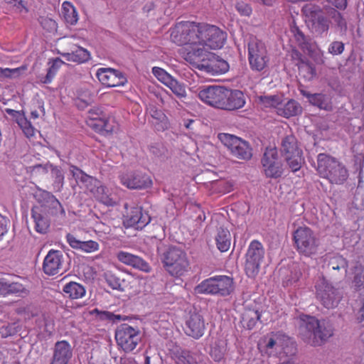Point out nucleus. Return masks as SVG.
Masks as SVG:
<instances>
[{
    "mask_svg": "<svg viewBox=\"0 0 364 364\" xmlns=\"http://www.w3.org/2000/svg\"><path fill=\"white\" fill-rule=\"evenodd\" d=\"M171 40L183 48V58L193 68L212 75L226 73L228 63L210 50L221 48L227 34L216 26L180 22L171 29Z\"/></svg>",
    "mask_w": 364,
    "mask_h": 364,
    "instance_id": "1",
    "label": "nucleus"
},
{
    "mask_svg": "<svg viewBox=\"0 0 364 364\" xmlns=\"http://www.w3.org/2000/svg\"><path fill=\"white\" fill-rule=\"evenodd\" d=\"M299 334L301 339L312 346H319L333 335L329 322L305 314L298 318Z\"/></svg>",
    "mask_w": 364,
    "mask_h": 364,
    "instance_id": "2",
    "label": "nucleus"
},
{
    "mask_svg": "<svg viewBox=\"0 0 364 364\" xmlns=\"http://www.w3.org/2000/svg\"><path fill=\"white\" fill-rule=\"evenodd\" d=\"M34 197L41 207H33L31 210L32 218L35 223V229L39 233H46L49 228L50 223L43 213V208H48L50 214L53 215H65V212L59 200L50 192L38 189Z\"/></svg>",
    "mask_w": 364,
    "mask_h": 364,
    "instance_id": "3",
    "label": "nucleus"
},
{
    "mask_svg": "<svg viewBox=\"0 0 364 364\" xmlns=\"http://www.w3.org/2000/svg\"><path fill=\"white\" fill-rule=\"evenodd\" d=\"M70 172L73 178L78 182L85 185L87 191L100 203L107 205L114 206L117 203L115 196L109 192V190L96 179L79 169L75 166H71Z\"/></svg>",
    "mask_w": 364,
    "mask_h": 364,
    "instance_id": "4",
    "label": "nucleus"
},
{
    "mask_svg": "<svg viewBox=\"0 0 364 364\" xmlns=\"http://www.w3.org/2000/svg\"><path fill=\"white\" fill-rule=\"evenodd\" d=\"M165 270L173 277H181L191 270V262L187 253L177 247H168L162 255Z\"/></svg>",
    "mask_w": 364,
    "mask_h": 364,
    "instance_id": "5",
    "label": "nucleus"
},
{
    "mask_svg": "<svg viewBox=\"0 0 364 364\" xmlns=\"http://www.w3.org/2000/svg\"><path fill=\"white\" fill-rule=\"evenodd\" d=\"M317 170L319 174L331 183L341 184L348 178L347 169L335 158L325 154H319L317 156Z\"/></svg>",
    "mask_w": 364,
    "mask_h": 364,
    "instance_id": "6",
    "label": "nucleus"
},
{
    "mask_svg": "<svg viewBox=\"0 0 364 364\" xmlns=\"http://www.w3.org/2000/svg\"><path fill=\"white\" fill-rule=\"evenodd\" d=\"M261 351L269 356H281L293 353V341L282 332H272L265 336L259 344Z\"/></svg>",
    "mask_w": 364,
    "mask_h": 364,
    "instance_id": "7",
    "label": "nucleus"
},
{
    "mask_svg": "<svg viewBox=\"0 0 364 364\" xmlns=\"http://www.w3.org/2000/svg\"><path fill=\"white\" fill-rule=\"evenodd\" d=\"M250 67L255 71H262L267 68L269 56L264 43L253 36H250L247 43Z\"/></svg>",
    "mask_w": 364,
    "mask_h": 364,
    "instance_id": "8",
    "label": "nucleus"
},
{
    "mask_svg": "<svg viewBox=\"0 0 364 364\" xmlns=\"http://www.w3.org/2000/svg\"><path fill=\"white\" fill-rule=\"evenodd\" d=\"M293 236L295 247L299 254L310 257L316 253L319 242L309 228H298Z\"/></svg>",
    "mask_w": 364,
    "mask_h": 364,
    "instance_id": "9",
    "label": "nucleus"
},
{
    "mask_svg": "<svg viewBox=\"0 0 364 364\" xmlns=\"http://www.w3.org/2000/svg\"><path fill=\"white\" fill-rule=\"evenodd\" d=\"M281 152L291 171L296 172L301 168L304 163L302 151L299 148L297 140L294 135L289 134L282 139Z\"/></svg>",
    "mask_w": 364,
    "mask_h": 364,
    "instance_id": "10",
    "label": "nucleus"
},
{
    "mask_svg": "<svg viewBox=\"0 0 364 364\" xmlns=\"http://www.w3.org/2000/svg\"><path fill=\"white\" fill-rule=\"evenodd\" d=\"M232 279L228 276H217L204 280L198 284L196 291L198 294L229 295L233 291Z\"/></svg>",
    "mask_w": 364,
    "mask_h": 364,
    "instance_id": "11",
    "label": "nucleus"
},
{
    "mask_svg": "<svg viewBox=\"0 0 364 364\" xmlns=\"http://www.w3.org/2000/svg\"><path fill=\"white\" fill-rule=\"evenodd\" d=\"M218 137L233 157L242 160L251 159L252 149L246 141L227 133H220Z\"/></svg>",
    "mask_w": 364,
    "mask_h": 364,
    "instance_id": "12",
    "label": "nucleus"
},
{
    "mask_svg": "<svg viewBox=\"0 0 364 364\" xmlns=\"http://www.w3.org/2000/svg\"><path fill=\"white\" fill-rule=\"evenodd\" d=\"M302 11L305 15L308 26L314 33L321 36L328 31L329 22L319 6L308 4L303 8Z\"/></svg>",
    "mask_w": 364,
    "mask_h": 364,
    "instance_id": "13",
    "label": "nucleus"
},
{
    "mask_svg": "<svg viewBox=\"0 0 364 364\" xmlns=\"http://www.w3.org/2000/svg\"><path fill=\"white\" fill-rule=\"evenodd\" d=\"M265 250L258 240L250 242L245 255V272L249 277H255L259 272L264 258Z\"/></svg>",
    "mask_w": 364,
    "mask_h": 364,
    "instance_id": "14",
    "label": "nucleus"
},
{
    "mask_svg": "<svg viewBox=\"0 0 364 364\" xmlns=\"http://www.w3.org/2000/svg\"><path fill=\"white\" fill-rule=\"evenodd\" d=\"M264 175L271 178H277L284 173L282 161L276 148H267L261 160Z\"/></svg>",
    "mask_w": 364,
    "mask_h": 364,
    "instance_id": "15",
    "label": "nucleus"
},
{
    "mask_svg": "<svg viewBox=\"0 0 364 364\" xmlns=\"http://www.w3.org/2000/svg\"><path fill=\"white\" fill-rule=\"evenodd\" d=\"M117 345L125 352L132 351L141 340L139 331L129 326L122 324L115 332Z\"/></svg>",
    "mask_w": 364,
    "mask_h": 364,
    "instance_id": "16",
    "label": "nucleus"
},
{
    "mask_svg": "<svg viewBox=\"0 0 364 364\" xmlns=\"http://www.w3.org/2000/svg\"><path fill=\"white\" fill-rule=\"evenodd\" d=\"M316 287L317 297L326 308L333 309L338 306L341 299V294L328 281L325 279H321Z\"/></svg>",
    "mask_w": 364,
    "mask_h": 364,
    "instance_id": "17",
    "label": "nucleus"
},
{
    "mask_svg": "<svg viewBox=\"0 0 364 364\" xmlns=\"http://www.w3.org/2000/svg\"><path fill=\"white\" fill-rule=\"evenodd\" d=\"M226 88L221 86L212 85L203 87L198 96L201 101L212 107L223 109L225 100Z\"/></svg>",
    "mask_w": 364,
    "mask_h": 364,
    "instance_id": "18",
    "label": "nucleus"
},
{
    "mask_svg": "<svg viewBox=\"0 0 364 364\" xmlns=\"http://www.w3.org/2000/svg\"><path fill=\"white\" fill-rule=\"evenodd\" d=\"M73 37L69 38H63L61 40V43L65 46H70V52L58 51V53L64 57L68 61H71L79 64L88 61L90 59V52L85 48L74 44L73 42Z\"/></svg>",
    "mask_w": 364,
    "mask_h": 364,
    "instance_id": "19",
    "label": "nucleus"
},
{
    "mask_svg": "<svg viewBox=\"0 0 364 364\" xmlns=\"http://www.w3.org/2000/svg\"><path fill=\"white\" fill-rule=\"evenodd\" d=\"M43 269L48 275L62 274L65 270L63 253L59 250H50L44 259Z\"/></svg>",
    "mask_w": 364,
    "mask_h": 364,
    "instance_id": "20",
    "label": "nucleus"
},
{
    "mask_svg": "<svg viewBox=\"0 0 364 364\" xmlns=\"http://www.w3.org/2000/svg\"><path fill=\"white\" fill-rule=\"evenodd\" d=\"M96 75L102 84L107 87L121 86L127 82V78L121 72L109 68L98 69Z\"/></svg>",
    "mask_w": 364,
    "mask_h": 364,
    "instance_id": "21",
    "label": "nucleus"
},
{
    "mask_svg": "<svg viewBox=\"0 0 364 364\" xmlns=\"http://www.w3.org/2000/svg\"><path fill=\"white\" fill-rule=\"evenodd\" d=\"M73 354V348L68 341H58L54 345L50 364H68Z\"/></svg>",
    "mask_w": 364,
    "mask_h": 364,
    "instance_id": "22",
    "label": "nucleus"
},
{
    "mask_svg": "<svg viewBox=\"0 0 364 364\" xmlns=\"http://www.w3.org/2000/svg\"><path fill=\"white\" fill-rule=\"evenodd\" d=\"M293 32L296 41L303 51L310 55L317 63H322L323 55L321 50L315 44L307 41L304 33L298 28L294 29Z\"/></svg>",
    "mask_w": 364,
    "mask_h": 364,
    "instance_id": "23",
    "label": "nucleus"
},
{
    "mask_svg": "<svg viewBox=\"0 0 364 364\" xmlns=\"http://www.w3.org/2000/svg\"><path fill=\"white\" fill-rule=\"evenodd\" d=\"M205 330L203 316L197 312H191L186 321L185 331L187 335L196 338L201 337Z\"/></svg>",
    "mask_w": 364,
    "mask_h": 364,
    "instance_id": "24",
    "label": "nucleus"
},
{
    "mask_svg": "<svg viewBox=\"0 0 364 364\" xmlns=\"http://www.w3.org/2000/svg\"><path fill=\"white\" fill-rule=\"evenodd\" d=\"M121 183L130 189H141L151 185V180L145 174L129 173L121 176Z\"/></svg>",
    "mask_w": 364,
    "mask_h": 364,
    "instance_id": "25",
    "label": "nucleus"
},
{
    "mask_svg": "<svg viewBox=\"0 0 364 364\" xmlns=\"http://www.w3.org/2000/svg\"><path fill=\"white\" fill-rule=\"evenodd\" d=\"M151 221V218L146 212H143L140 207L132 208L127 215L124 223L128 227L135 229H142Z\"/></svg>",
    "mask_w": 364,
    "mask_h": 364,
    "instance_id": "26",
    "label": "nucleus"
},
{
    "mask_svg": "<svg viewBox=\"0 0 364 364\" xmlns=\"http://www.w3.org/2000/svg\"><path fill=\"white\" fill-rule=\"evenodd\" d=\"M117 258L122 263L132 266L144 272H149L151 269L149 264L141 257L125 251H119L117 253Z\"/></svg>",
    "mask_w": 364,
    "mask_h": 364,
    "instance_id": "27",
    "label": "nucleus"
},
{
    "mask_svg": "<svg viewBox=\"0 0 364 364\" xmlns=\"http://www.w3.org/2000/svg\"><path fill=\"white\" fill-rule=\"evenodd\" d=\"M225 100L223 105V109L234 110L242 107L245 104V97L242 92L226 89Z\"/></svg>",
    "mask_w": 364,
    "mask_h": 364,
    "instance_id": "28",
    "label": "nucleus"
},
{
    "mask_svg": "<svg viewBox=\"0 0 364 364\" xmlns=\"http://www.w3.org/2000/svg\"><path fill=\"white\" fill-rule=\"evenodd\" d=\"M67 241L69 245L74 249L80 250L86 253H92L96 252L100 248L98 242L94 240L81 241L77 240L71 234L66 236Z\"/></svg>",
    "mask_w": 364,
    "mask_h": 364,
    "instance_id": "29",
    "label": "nucleus"
},
{
    "mask_svg": "<svg viewBox=\"0 0 364 364\" xmlns=\"http://www.w3.org/2000/svg\"><path fill=\"white\" fill-rule=\"evenodd\" d=\"M170 355L176 364H196L197 363L190 351L177 346L170 350Z\"/></svg>",
    "mask_w": 364,
    "mask_h": 364,
    "instance_id": "30",
    "label": "nucleus"
},
{
    "mask_svg": "<svg viewBox=\"0 0 364 364\" xmlns=\"http://www.w3.org/2000/svg\"><path fill=\"white\" fill-rule=\"evenodd\" d=\"M301 112V107L300 105L294 100L287 101L284 105L280 101V105L277 108V113L282 117L289 118L290 117L296 116Z\"/></svg>",
    "mask_w": 364,
    "mask_h": 364,
    "instance_id": "31",
    "label": "nucleus"
},
{
    "mask_svg": "<svg viewBox=\"0 0 364 364\" xmlns=\"http://www.w3.org/2000/svg\"><path fill=\"white\" fill-rule=\"evenodd\" d=\"M90 120L97 121L96 125L100 129H104L107 132L112 131V127L109 125V120L105 114L99 108L91 109L88 112V117Z\"/></svg>",
    "mask_w": 364,
    "mask_h": 364,
    "instance_id": "32",
    "label": "nucleus"
},
{
    "mask_svg": "<svg viewBox=\"0 0 364 364\" xmlns=\"http://www.w3.org/2000/svg\"><path fill=\"white\" fill-rule=\"evenodd\" d=\"M26 292L23 284L18 282H8L5 279H0V294H21Z\"/></svg>",
    "mask_w": 364,
    "mask_h": 364,
    "instance_id": "33",
    "label": "nucleus"
},
{
    "mask_svg": "<svg viewBox=\"0 0 364 364\" xmlns=\"http://www.w3.org/2000/svg\"><path fill=\"white\" fill-rule=\"evenodd\" d=\"M215 241L220 251H228L230 246V233L229 230L222 227L219 228L215 236Z\"/></svg>",
    "mask_w": 364,
    "mask_h": 364,
    "instance_id": "34",
    "label": "nucleus"
},
{
    "mask_svg": "<svg viewBox=\"0 0 364 364\" xmlns=\"http://www.w3.org/2000/svg\"><path fill=\"white\" fill-rule=\"evenodd\" d=\"M260 318V314L257 310L246 309L242 314L241 323L247 329H252Z\"/></svg>",
    "mask_w": 364,
    "mask_h": 364,
    "instance_id": "35",
    "label": "nucleus"
},
{
    "mask_svg": "<svg viewBox=\"0 0 364 364\" xmlns=\"http://www.w3.org/2000/svg\"><path fill=\"white\" fill-rule=\"evenodd\" d=\"M62 15L65 22L70 25H75L78 21V14L73 5L65 1L62 4Z\"/></svg>",
    "mask_w": 364,
    "mask_h": 364,
    "instance_id": "36",
    "label": "nucleus"
},
{
    "mask_svg": "<svg viewBox=\"0 0 364 364\" xmlns=\"http://www.w3.org/2000/svg\"><path fill=\"white\" fill-rule=\"evenodd\" d=\"M63 291L73 299H77L83 297L85 294V287L77 282H70L63 287Z\"/></svg>",
    "mask_w": 364,
    "mask_h": 364,
    "instance_id": "37",
    "label": "nucleus"
},
{
    "mask_svg": "<svg viewBox=\"0 0 364 364\" xmlns=\"http://www.w3.org/2000/svg\"><path fill=\"white\" fill-rule=\"evenodd\" d=\"M353 287L356 291L364 289V265L356 263L353 269Z\"/></svg>",
    "mask_w": 364,
    "mask_h": 364,
    "instance_id": "38",
    "label": "nucleus"
},
{
    "mask_svg": "<svg viewBox=\"0 0 364 364\" xmlns=\"http://www.w3.org/2000/svg\"><path fill=\"white\" fill-rule=\"evenodd\" d=\"M301 94L309 99V102L313 105L317 106L321 109H326L327 107V98L321 93L311 94L304 90H300Z\"/></svg>",
    "mask_w": 364,
    "mask_h": 364,
    "instance_id": "39",
    "label": "nucleus"
},
{
    "mask_svg": "<svg viewBox=\"0 0 364 364\" xmlns=\"http://www.w3.org/2000/svg\"><path fill=\"white\" fill-rule=\"evenodd\" d=\"M52 176L55 178L53 186L57 191H60L64 184V174L58 166L49 165Z\"/></svg>",
    "mask_w": 364,
    "mask_h": 364,
    "instance_id": "40",
    "label": "nucleus"
},
{
    "mask_svg": "<svg viewBox=\"0 0 364 364\" xmlns=\"http://www.w3.org/2000/svg\"><path fill=\"white\" fill-rule=\"evenodd\" d=\"M26 68L24 66L18 67L16 68H0V77L1 78H16L22 75L26 70Z\"/></svg>",
    "mask_w": 364,
    "mask_h": 364,
    "instance_id": "41",
    "label": "nucleus"
},
{
    "mask_svg": "<svg viewBox=\"0 0 364 364\" xmlns=\"http://www.w3.org/2000/svg\"><path fill=\"white\" fill-rule=\"evenodd\" d=\"M16 123L27 137H31L34 136L36 129L31 125V123L24 116V114L22 117H20V118H18Z\"/></svg>",
    "mask_w": 364,
    "mask_h": 364,
    "instance_id": "42",
    "label": "nucleus"
},
{
    "mask_svg": "<svg viewBox=\"0 0 364 364\" xmlns=\"http://www.w3.org/2000/svg\"><path fill=\"white\" fill-rule=\"evenodd\" d=\"M281 99L276 95L260 96L259 97V103L265 107H274L277 110L280 105Z\"/></svg>",
    "mask_w": 364,
    "mask_h": 364,
    "instance_id": "43",
    "label": "nucleus"
},
{
    "mask_svg": "<svg viewBox=\"0 0 364 364\" xmlns=\"http://www.w3.org/2000/svg\"><path fill=\"white\" fill-rule=\"evenodd\" d=\"M149 152L155 159H163L166 155L167 150L162 144L154 143L149 146Z\"/></svg>",
    "mask_w": 364,
    "mask_h": 364,
    "instance_id": "44",
    "label": "nucleus"
},
{
    "mask_svg": "<svg viewBox=\"0 0 364 364\" xmlns=\"http://www.w3.org/2000/svg\"><path fill=\"white\" fill-rule=\"evenodd\" d=\"M299 75L307 80H311L316 75L315 68L309 63H302L299 66Z\"/></svg>",
    "mask_w": 364,
    "mask_h": 364,
    "instance_id": "45",
    "label": "nucleus"
},
{
    "mask_svg": "<svg viewBox=\"0 0 364 364\" xmlns=\"http://www.w3.org/2000/svg\"><path fill=\"white\" fill-rule=\"evenodd\" d=\"M166 86L171 89L172 92L178 97H184L186 95V88L183 85L179 83L176 79L173 78Z\"/></svg>",
    "mask_w": 364,
    "mask_h": 364,
    "instance_id": "46",
    "label": "nucleus"
},
{
    "mask_svg": "<svg viewBox=\"0 0 364 364\" xmlns=\"http://www.w3.org/2000/svg\"><path fill=\"white\" fill-rule=\"evenodd\" d=\"M64 64V62L60 58H57L52 62L51 66L49 68L45 79L43 80V83H50L55 75L58 69Z\"/></svg>",
    "mask_w": 364,
    "mask_h": 364,
    "instance_id": "47",
    "label": "nucleus"
},
{
    "mask_svg": "<svg viewBox=\"0 0 364 364\" xmlns=\"http://www.w3.org/2000/svg\"><path fill=\"white\" fill-rule=\"evenodd\" d=\"M154 75L162 83L166 85L173 77L164 69L154 67L152 69Z\"/></svg>",
    "mask_w": 364,
    "mask_h": 364,
    "instance_id": "48",
    "label": "nucleus"
},
{
    "mask_svg": "<svg viewBox=\"0 0 364 364\" xmlns=\"http://www.w3.org/2000/svg\"><path fill=\"white\" fill-rule=\"evenodd\" d=\"M328 265L334 270L347 268V261L341 255H336L331 258Z\"/></svg>",
    "mask_w": 364,
    "mask_h": 364,
    "instance_id": "49",
    "label": "nucleus"
},
{
    "mask_svg": "<svg viewBox=\"0 0 364 364\" xmlns=\"http://www.w3.org/2000/svg\"><path fill=\"white\" fill-rule=\"evenodd\" d=\"M148 111L153 118L162 122L166 127H167V117L161 110L157 109L155 106L151 105L148 108Z\"/></svg>",
    "mask_w": 364,
    "mask_h": 364,
    "instance_id": "50",
    "label": "nucleus"
},
{
    "mask_svg": "<svg viewBox=\"0 0 364 364\" xmlns=\"http://www.w3.org/2000/svg\"><path fill=\"white\" fill-rule=\"evenodd\" d=\"M344 44L341 41H333L328 47V52L333 55H340L343 52Z\"/></svg>",
    "mask_w": 364,
    "mask_h": 364,
    "instance_id": "51",
    "label": "nucleus"
},
{
    "mask_svg": "<svg viewBox=\"0 0 364 364\" xmlns=\"http://www.w3.org/2000/svg\"><path fill=\"white\" fill-rule=\"evenodd\" d=\"M100 317L101 319L109 320L114 322L124 320V317H123L122 316L119 314L116 315L109 311L101 312L100 314Z\"/></svg>",
    "mask_w": 364,
    "mask_h": 364,
    "instance_id": "52",
    "label": "nucleus"
},
{
    "mask_svg": "<svg viewBox=\"0 0 364 364\" xmlns=\"http://www.w3.org/2000/svg\"><path fill=\"white\" fill-rule=\"evenodd\" d=\"M236 9L242 16H249L252 13L251 7L242 1L237 3Z\"/></svg>",
    "mask_w": 364,
    "mask_h": 364,
    "instance_id": "53",
    "label": "nucleus"
},
{
    "mask_svg": "<svg viewBox=\"0 0 364 364\" xmlns=\"http://www.w3.org/2000/svg\"><path fill=\"white\" fill-rule=\"evenodd\" d=\"M328 15L331 16L334 21L339 26H343L346 24L345 20L343 18L341 14L338 11L331 9L328 11Z\"/></svg>",
    "mask_w": 364,
    "mask_h": 364,
    "instance_id": "54",
    "label": "nucleus"
},
{
    "mask_svg": "<svg viewBox=\"0 0 364 364\" xmlns=\"http://www.w3.org/2000/svg\"><path fill=\"white\" fill-rule=\"evenodd\" d=\"M5 1L8 5H10L11 7L14 8L18 12H21L25 9L22 0H5Z\"/></svg>",
    "mask_w": 364,
    "mask_h": 364,
    "instance_id": "55",
    "label": "nucleus"
},
{
    "mask_svg": "<svg viewBox=\"0 0 364 364\" xmlns=\"http://www.w3.org/2000/svg\"><path fill=\"white\" fill-rule=\"evenodd\" d=\"M224 352L223 350L218 348L217 347L214 346L211 348L210 350V355L211 357L215 360L219 361L223 357Z\"/></svg>",
    "mask_w": 364,
    "mask_h": 364,
    "instance_id": "56",
    "label": "nucleus"
},
{
    "mask_svg": "<svg viewBox=\"0 0 364 364\" xmlns=\"http://www.w3.org/2000/svg\"><path fill=\"white\" fill-rule=\"evenodd\" d=\"M161 363L160 358L157 355L150 356L148 355V352H146L144 364H161Z\"/></svg>",
    "mask_w": 364,
    "mask_h": 364,
    "instance_id": "57",
    "label": "nucleus"
},
{
    "mask_svg": "<svg viewBox=\"0 0 364 364\" xmlns=\"http://www.w3.org/2000/svg\"><path fill=\"white\" fill-rule=\"evenodd\" d=\"M7 220L0 214V237L7 232Z\"/></svg>",
    "mask_w": 364,
    "mask_h": 364,
    "instance_id": "58",
    "label": "nucleus"
},
{
    "mask_svg": "<svg viewBox=\"0 0 364 364\" xmlns=\"http://www.w3.org/2000/svg\"><path fill=\"white\" fill-rule=\"evenodd\" d=\"M41 24L43 27H46V26H48V28L51 30H55L56 28V23L55 21L50 19V18H45L41 21Z\"/></svg>",
    "mask_w": 364,
    "mask_h": 364,
    "instance_id": "59",
    "label": "nucleus"
},
{
    "mask_svg": "<svg viewBox=\"0 0 364 364\" xmlns=\"http://www.w3.org/2000/svg\"><path fill=\"white\" fill-rule=\"evenodd\" d=\"M332 4H333L338 9H345L347 6V0H328Z\"/></svg>",
    "mask_w": 364,
    "mask_h": 364,
    "instance_id": "60",
    "label": "nucleus"
},
{
    "mask_svg": "<svg viewBox=\"0 0 364 364\" xmlns=\"http://www.w3.org/2000/svg\"><path fill=\"white\" fill-rule=\"evenodd\" d=\"M6 112L7 114H9L10 116H11L13 118L15 119L16 122L18 121V118H20V117H22L23 115V113L16 111L11 109H6Z\"/></svg>",
    "mask_w": 364,
    "mask_h": 364,
    "instance_id": "61",
    "label": "nucleus"
},
{
    "mask_svg": "<svg viewBox=\"0 0 364 364\" xmlns=\"http://www.w3.org/2000/svg\"><path fill=\"white\" fill-rule=\"evenodd\" d=\"M92 102V97H89L87 100H83V99H81V98H79L77 102V105L80 107V108H83L85 106H87L88 105H90L91 102Z\"/></svg>",
    "mask_w": 364,
    "mask_h": 364,
    "instance_id": "62",
    "label": "nucleus"
},
{
    "mask_svg": "<svg viewBox=\"0 0 364 364\" xmlns=\"http://www.w3.org/2000/svg\"><path fill=\"white\" fill-rule=\"evenodd\" d=\"M120 364H137L132 358L124 357L120 359Z\"/></svg>",
    "mask_w": 364,
    "mask_h": 364,
    "instance_id": "63",
    "label": "nucleus"
},
{
    "mask_svg": "<svg viewBox=\"0 0 364 364\" xmlns=\"http://www.w3.org/2000/svg\"><path fill=\"white\" fill-rule=\"evenodd\" d=\"M358 314V319L360 320V321H362L363 320H364V304L363 306L360 308Z\"/></svg>",
    "mask_w": 364,
    "mask_h": 364,
    "instance_id": "64",
    "label": "nucleus"
}]
</instances>
